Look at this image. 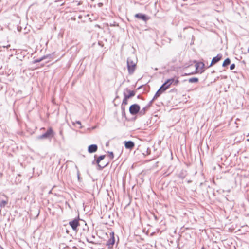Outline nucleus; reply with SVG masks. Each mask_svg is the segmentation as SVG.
I'll return each mask as SVG.
<instances>
[{
    "label": "nucleus",
    "instance_id": "obj_13",
    "mask_svg": "<svg viewBox=\"0 0 249 249\" xmlns=\"http://www.w3.org/2000/svg\"><path fill=\"white\" fill-rule=\"evenodd\" d=\"M98 149L96 144H91L88 147V152L90 153H94L97 151Z\"/></svg>",
    "mask_w": 249,
    "mask_h": 249
},
{
    "label": "nucleus",
    "instance_id": "obj_22",
    "mask_svg": "<svg viewBox=\"0 0 249 249\" xmlns=\"http://www.w3.org/2000/svg\"><path fill=\"white\" fill-rule=\"evenodd\" d=\"M109 157L111 159H113L114 158V155H113V153L112 152H109Z\"/></svg>",
    "mask_w": 249,
    "mask_h": 249
},
{
    "label": "nucleus",
    "instance_id": "obj_27",
    "mask_svg": "<svg viewBox=\"0 0 249 249\" xmlns=\"http://www.w3.org/2000/svg\"><path fill=\"white\" fill-rule=\"evenodd\" d=\"M178 81L177 80H176L175 83H178Z\"/></svg>",
    "mask_w": 249,
    "mask_h": 249
},
{
    "label": "nucleus",
    "instance_id": "obj_4",
    "mask_svg": "<svg viewBox=\"0 0 249 249\" xmlns=\"http://www.w3.org/2000/svg\"><path fill=\"white\" fill-rule=\"evenodd\" d=\"M54 132L52 128H49L47 131L43 134L38 137V139H44L47 138H52L54 136Z\"/></svg>",
    "mask_w": 249,
    "mask_h": 249
},
{
    "label": "nucleus",
    "instance_id": "obj_12",
    "mask_svg": "<svg viewBox=\"0 0 249 249\" xmlns=\"http://www.w3.org/2000/svg\"><path fill=\"white\" fill-rule=\"evenodd\" d=\"M111 238L108 240L107 243V245L109 248H111L114 245L115 242L114 237V233L111 232L110 234Z\"/></svg>",
    "mask_w": 249,
    "mask_h": 249
},
{
    "label": "nucleus",
    "instance_id": "obj_20",
    "mask_svg": "<svg viewBox=\"0 0 249 249\" xmlns=\"http://www.w3.org/2000/svg\"><path fill=\"white\" fill-rule=\"evenodd\" d=\"M235 64L233 63L230 65V69L231 70H233L235 69Z\"/></svg>",
    "mask_w": 249,
    "mask_h": 249
},
{
    "label": "nucleus",
    "instance_id": "obj_6",
    "mask_svg": "<svg viewBox=\"0 0 249 249\" xmlns=\"http://www.w3.org/2000/svg\"><path fill=\"white\" fill-rule=\"evenodd\" d=\"M134 17L137 19L146 22L150 19V17L145 14L138 13L134 15Z\"/></svg>",
    "mask_w": 249,
    "mask_h": 249
},
{
    "label": "nucleus",
    "instance_id": "obj_31",
    "mask_svg": "<svg viewBox=\"0 0 249 249\" xmlns=\"http://www.w3.org/2000/svg\"><path fill=\"white\" fill-rule=\"evenodd\" d=\"M214 72V71H212L211 72H212V73H213V72Z\"/></svg>",
    "mask_w": 249,
    "mask_h": 249
},
{
    "label": "nucleus",
    "instance_id": "obj_25",
    "mask_svg": "<svg viewBox=\"0 0 249 249\" xmlns=\"http://www.w3.org/2000/svg\"><path fill=\"white\" fill-rule=\"evenodd\" d=\"M102 4H102V3H99L98 4V5H99V6H101Z\"/></svg>",
    "mask_w": 249,
    "mask_h": 249
},
{
    "label": "nucleus",
    "instance_id": "obj_17",
    "mask_svg": "<svg viewBox=\"0 0 249 249\" xmlns=\"http://www.w3.org/2000/svg\"><path fill=\"white\" fill-rule=\"evenodd\" d=\"M128 99L126 98L125 96L124 97V99L123 100L122 104V108L124 109V107H123L124 106L128 104L127 101Z\"/></svg>",
    "mask_w": 249,
    "mask_h": 249
},
{
    "label": "nucleus",
    "instance_id": "obj_7",
    "mask_svg": "<svg viewBox=\"0 0 249 249\" xmlns=\"http://www.w3.org/2000/svg\"><path fill=\"white\" fill-rule=\"evenodd\" d=\"M140 110V106L136 104L131 105L129 107V112L131 114L133 115L139 112Z\"/></svg>",
    "mask_w": 249,
    "mask_h": 249
},
{
    "label": "nucleus",
    "instance_id": "obj_15",
    "mask_svg": "<svg viewBox=\"0 0 249 249\" xmlns=\"http://www.w3.org/2000/svg\"><path fill=\"white\" fill-rule=\"evenodd\" d=\"M150 106V103H149L147 106L144 107L143 108H142L141 110L139 111V113L141 115H144L146 111L148 110L149 107Z\"/></svg>",
    "mask_w": 249,
    "mask_h": 249
},
{
    "label": "nucleus",
    "instance_id": "obj_11",
    "mask_svg": "<svg viewBox=\"0 0 249 249\" xmlns=\"http://www.w3.org/2000/svg\"><path fill=\"white\" fill-rule=\"evenodd\" d=\"M70 225L73 230H76L77 226L79 225V222L77 219H74L69 222Z\"/></svg>",
    "mask_w": 249,
    "mask_h": 249
},
{
    "label": "nucleus",
    "instance_id": "obj_16",
    "mask_svg": "<svg viewBox=\"0 0 249 249\" xmlns=\"http://www.w3.org/2000/svg\"><path fill=\"white\" fill-rule=\"evenodd\" d=\"M231 63V59L229 58H226L223 61L222 66L224 68L227 67Z\"/></svg>",
    "mask_w": 249,
    "mask_h": 249
},
{
    "label": "nucleus",
    "instance_id": "obj_2",
    "mask_svg": "<svg viewBox=\"0 0 249 249\" xmlns=\"http://www.w3.org/2000/svg\"><path fill=\"white\" fill-rule=\"evenodd\" d=\"M174 82V79H168L164 84L160 87L159 90L156 92L153 99L159 97L160 94L168 89L170 85Z\"/></svg>",
    "mask_w": 249,
    "mask_h": 249
},
{
    "label": "nucleus",
    "instance_id": "obj_10",
    "mask_svg": "<svg viewBox=\"0 0 249 249\" xmlns=\"http://www.w3.org/2000/svg\"><path fill=\"white\" fill-rule=\"evenodd\" d=\"M105 155H101V156H99L96 160V163L98 164V166L99 167V169H103V168L106 167L107 164V163H105V164H100V161L102 160H103L105 158Z\"/></svg>",
    "mask_w": 249,
    "mask_h": 249
},
{
    "label": "nucleus",
    "instance_id": "obj_14",
    "mask_svg": "<svg viewBox=\"0 0 249 249\" xmlns=\"http://www.w3.org/2000/svg\"><path fill=\"white\" fill-rule=\"evenodd\" d=\"M125 146L127 149H132L134 146V143L132 141L125 142Z\"/></svg>",
    "mask_w": 249,
    "mask_h": 249
},
{
    "label": "nucleus",
    "instance_id": "obj_19",
    "mask_svg": "<svg viewBox=\"0 0 249 249\" xmlns=\"http://www.w3.org/2000/svg\"><path fill=\"white\" fill-rule=\"evenodd\" d=\"M198 79H189V83H196L198 82Z\"/></svg>",
    "mask_w": 249,
    "mask_h": 249
},
{
    "label": "nucleus",
    "instance_id": "obj_26",
    "mask_svg": "<svg viewBox=\"0 0 249 249\" xmlns=\"http://www.w3.org/2000/svg\"><path fill=\"white\" fill-rule=\"evenodd\" d=\"M248 53H249V48H248Z\"/></svg>",
    "mask_w": 249,
    "mask_h": 249
},
{
    "label": "nucleus",
    "instance_id": "obj_23",
    "mask_svg": "<svg viewBox=\"0 0 249 249\" xmlns=\"http://www.w3.org/2000/svg\"><path fill=\"white\" fill-rule=\"evenodd\" d=\"M59 134L60 135V136L62 137V138L63 139H64V136H63V130H60V131H59Z\"/></svg>",
    "mask_w": 249,
    "mask_h": 249
},
{
    "label": "nucleus",
    "instance_id": "obj_8",
    "mask_svg": "<svg viewBox=\"0 0 249 249\" xmlns=\"http://www.w3.org/2000/svg\"><path fill=\"white\" fill-rule=\"evenodd\" d=\"M223 55L221 53L218 54L216 56L213 57L212 58L211 64H210L209 67H212L213 65L216 64L219 61H220L222 58Z\"/></svg>",
    "mask_w": 249,
    "mask_h": 249
},
{
    "label": "nucleus",
    "instance_id": "obj_24",
    "mask_svg": "<svg viewBox=\"0 0 249 249\" xmlns=\"http://www.w3.org/2000/svg\"><path fill=\"white\" fill-rule=\"evenodd\" d=\"M75 123L77 124H79L80 125H81V122L79 121H77L75 122ZM81 126H80V128H81Z\"/></svg>",
    "mask_w": 249,
    "mask_h": 249
},
{
    "label": "nucleus",
    "instance_id": "obj_29",
    "mask_svg": "<svg viewBox=\"0 0 249 249\" xmlns=\"http://www.w3.org/2000/svg\"><path fill=\"white\" fill-rule=\"evenodd\" d=\"M223 78H227V76H224Z\"/></svg>",
    "mask_w": 249,
    "mask_h": 249
},
{
    "label": "nucleus",
    "instance_id": "obj_5",
    "mask_svg": "<svg viewBox=\"0 0 249 249\" xmlns=\"http://www.w3.org/2000/svg\"><path fill=\"white\" fill-rule=\"evenodd\" d=\"M53 54H54V53H52L51 54L44 55L39 58L34 60L32 62V63L33 64H36V63H39V62H41L42 61L45 60V59L50 60V59H51L53 57ZM47 61H49V60H47Z\"/></svg>",
    "mask_w": 249,
    "mask_h": 249
},
{
    "label": "nucleus",
    "instance_id": "obj_21",
    "mask_svg": "<svg viewBox=\"0 0 249 249\" xmlns=\"http://www.w3.org/2000/svg\"><path fill=\"white\" fill-rule=\"evenodd\" d=\"M237 74L238 75L237 76H236V78H240V76L244 77L241 72L237 73Z\"/></svg>",
    "mask_w": 249,
    "mask_h": 249
},
{
    "label": "nucleus",
    "instance_id": "obj_28",
    "mask_svg": "<svg viewBox=\"0 0 249 249\" xmlns=\"http://www.w3.org/2000/svg\"><path fill=\"white\" fill-rule=\"evenodd\" d=\"M172 78H177V77L176 76H174V77H172Z\"/></svg>",
    "mask_w": 249,
    "mask_h": 249
},
{
    "label": "nucleus",
    "instance_id": "obj_1",
    "mask_svg": "<svg viewBox=\"0 0 249 249\" xmlns=\"http://www.w3.org/2000/svg\"><path fill=\"white\" fill-rule=\"evenodd\" d=\"M194 64H191L189 66V68H193L194 69V71L184 73L182 76L190 75L193 74L195 72L202 73L205 71V64L202 62H197L196 60L193 61Z\"/></svg>",
    "mask_w": 249,
    "mask_h": 249
},
{
    "label": "nucleus",
    "instance_id": "obj_18",
    "mask_svg": "<svg viewBox=\"0 0 249 249\" xmlns=\"http://www.w3.org/2000/svg\"><path fill=\"white\" fill-rule=\"evenodd\" d=\"M8 203V200H2L0 203V207L1 208H4L5 205Z\"/></svg>",
    "mask_w": 249,
    "mask_h": 249
},
{
    "label": "nucleus",
    "instance_id": "obj_30",
    "mask_svg": "<svg viewBox=\"0 0 249 249\" xmlns=\"http://www.w3.org/2000/svg\"><path fill=\"white\" fill-rule=\"evenodd\" d=\"M242 62H243V63H245V61H244V60H243V61H242Z\"/></svg>",
    "mask_w": 249,
    "mask_h": 249
},
{
    "label": "nucleus",
    "instance_id": "obj_3",
    "mask_svg": "<svg viewBox=\"0 0 249 249\" xmlns=\"http://www.w3.org/2000/svg\"><path fill=\"white\" fill-rule=\"evenodd\" d=\"M127 67L128 72L130 74L133 73L136 68V63L130 57L127 59Z\"/></svg>",
    "mask_w": 249,
    "mask_h": 249
},
{
    "label": "nucleus",
    "instance_id": "obj_9",
    "mask_svg": "<svg viewBox=\"0 0 249 249\" xmlns=\"http://www.w3.org/2000/svg\"><path fill=\"white\" fill-rule=\"evenodd\" d=\"M124 96H125L127 99H129L135 95V92L133 90H130L128 88L125 89L123 92Z\"/></svg>",
    "mask_w": 249,
    "mask_h": 249
}]
</instances>
